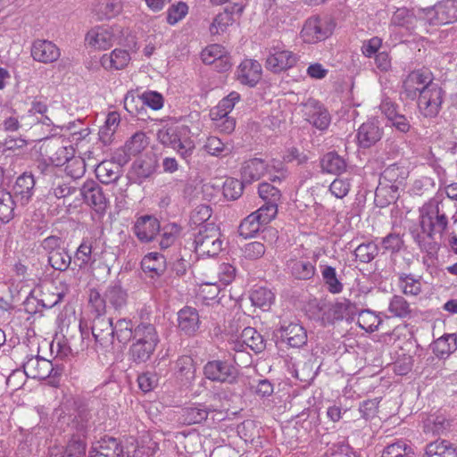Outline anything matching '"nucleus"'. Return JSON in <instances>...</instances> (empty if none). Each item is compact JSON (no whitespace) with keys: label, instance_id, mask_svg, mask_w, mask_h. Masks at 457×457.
Masks as SVG:
<instances>
[{"label":"nucleus","instance_id":"1","mask_svg":"<svg viewBox=\"0 0 457 457\" xmlns=\"http://www.w3.org/2000/svg\"><path fill=\"white\" fill-rule=\"evenodd\" d=\"M188 129L185 126L163 127L157 133V138L161 144L174 149L183 159L192 155L195 144L188 137Z\"/></svg>","mask_w":457,"mask_h":457},{"label":"nucleus","instance_id":"2","mask_svg":"<svg viewBox=\"0 0 457 457\" xmlns=\"http://www.w3.org/2000/svg\"><path fill=\"white\" fill-rule=\"evenodd\" d=\"M222 243L220 228L213 223L201 226L195 235V251L200 256L218 255L222 250Z\"/></svg>","mask_w":457,"mask_h":457},{"label":"nucleus","instance_id":"3","mask_svg":"<svg viewBox=\"0 0 457 457\" xmlns=\"http://www.w3.org/2000/svg\"><path fill=\"white\" fill-rule=\"evenodd\" d=\"M441 203L436 199L430 200L420 210V226L423 232L431 236L435 230L443 232L446 229L448 220L440 208Z\"/></svg>","mask_w":457,"mask_h":457},{"label":"nucleus","instance_id":"4","mask_svg":"<svg viewBox=\"0 0 457 457\" xmlns=\"http://www.w3.org/2000/svg\"><path fill=\"white\" fill-rule=\"evenodd\" d=\"M445 92L436 83L426 85L419 94L418 107L420 113L428 118L436 117L444 101Z\"/></svg>","mask_w":457,"mask_h":457},{"label":"nucleus","instance_id":"5","mask_svg":"<svg viewBox=\"0 0 457 457\" xmlns=\"http://www.w3.org/2000/svg\"><path fill=\"white\" fill-rule=\"evenodd\" d=\"M237 370L228 361H209L204 366V377L212 381L233 384L237 378Z\"/></svg>","mask_w":457,"mask_h":457},{"label":"nucleus","instance_id":"6","mask_svg":"<svg viewBox=\"0 0 457 457\" xmlns=\"http://www.w3.org/2000/svg\"><path fill=\"white\" fill-rule=\"evenodd\" d=\"M421 12L430 24L451 23L457 20V1L446 0L432 7L423 9Z\"/></svg>","mask_w":457,"mask_h":457},{"label":"nucleus","instance_id":"7","mask_svg":"<svg viewBox=\"0 0 457 457\" xmlns=\"http://www.w3.org/2000/svg\"><path fill=\"white\" fill-rule=\"evenodd\" d=\"M287 268L296 279H310L315 274V260L311 262L304 258L302 251L295 249L287 261Z\"/></svg>","mask_w":457,"mask_h":457},{"label":"nucleus","instance_id":"8","mask_svg":"<svg viewBox=\"0 0 457 457\" xmlns=\"http://www.w3.org/2000/svg\"><path fill=\"white\" fill-rule=\"evenodd\" d=\"M92 335L96 344L102 348H109L114 342L113 323L106 316H95L92 320Z\"/></svg>","mask_w":457,"mask_h":457},{"label":"nucleus","instance_id":"9","mask_svg":"<svg viewBox=\"0 0 457 457\" xmlns=\"http://www.w3.org/2000/svg\"><path fill=\"white\" fill-rule=\"evenodd\" d=\"M304 115L313 127L320 130H326L330 122L331 116L327 108L320 102L309 99L304 104Z\"/></svg>","mask_w":457,"mask_h":457},{"label":"nucleus","instance_id":"10","mask_svg":"<svg viewBox=\"0 0 457 457\" xmlns=\"http://www.w3.org/2000/svg\"><path fill=\"white\" fill-rule=\"evenodd\" d=\"M177 327L180 334L187 337H194L201 327V320L198 311L191 306H185L177 313Z\"/></svg>","mask_w":457,"mask_h":457},{"label":"nucleus","instance_id":"11","mask_svg":"<svg viewBox=\"0 0 457 457\" xmlns=\"http://www.w3.org/2000/svg\"><path fill=\"white\" fill-rule=\"evenodd\" d=\"M433 83L432 72L428 69H420L408 74L403 80V87L407 97L414 99L422 87Z\"/></svg>","mask_w":457,"mask_h":457},{"label":"nucleus","instance_id":"12","mask_svg":"<svg viewBox=\"0 0 457 457\" xmlns=\"http://www.w3.org/2000/svg\"><path fill=\"white\" fill-rule=\"evenodd\" d=\"M80 195L84 201L96 212H103L107 208L108 201L101 187L94 180H87L80 187Z\"/></svg>","mask_w":457,"mask_h":457},{"label":"nucleus","instance_id":"13","mask_svg":"<svg viewBox=\"0 0 457 457\" xmlns=\"http://www.w3.org/2000/svg\"><path fill=\"white\" fill-rule=\"evenodd\" d=\"M30 52L33 60L45 64L56 62L61 55L59 47L46 39L35 40L32 43Z\"/></svg>","mask_w":457,"mask_h":457},{"label":"nucleus","instance_id":"14","mask_svg":"<svg viewBox=\"0 0 457 457\" xmlns=\"http://www.w3.org/2000/svg\"><path fill=\"white\" fill-rule=\"evenodd\" d=\"M297 56L291 51L273 48L266 59L265 66L274 73L287 71L295 65Z\"/></svg>","mask_w":457,"mask_h":457},{"label":"nucleus","instance_id":"15","mask_svg":"<svg viewBox=\"0 0 457 457\" xmlns=\"http://www.w3.org/2000/svg\"><path fill=\"white\" fill-rule=\"evenodd\" d=\"M329 34L330 30L326 22L318 17L308 19L301 30V37L308 44L324 40Z\"/></svg>","mask_w":457,"mask_h":457},{"label":"nucleus","instance_id":"16","mask_svg":"<svg viewBox=\"0 0 457 457\" xmlns=\"http://www.w3.org/2000/svg\"><path fill=\"white\" fill-rule=\"evenodd\" d=\"M278 331L281 340L287 343L290 347L300 348L307 343V332L299 323H284Z\"/></svg>","mask_w":457,"mask_h":457},{"label":"nucleus","instance_id":"17","mask_svg":"<svg viewBox=\"0 0 457 457\" xmlns=\"http://www.w3.org/2000/svg\"><path fill=\"white\" fill-rule=\"evenodd\" d=\"M159 231L160 222L152 215L138 217L133 227V232L138 240L143 243L153 241Z\"/></svg>","mask_w":457,"mask_h":457},{"label":"nucleus","instance_id":"18","mask_svg":"<svg viewBox=\"0 0 457 457\" xmlns=\"http://www.w3.org/2000/svg\"><path fill=\"white\" fill-rule=\"evenodd\" d=\"M25 375L31 378L45 379L48 378L53 370V363L39 356H31L23 363Z\"/></svg>","mask_w":457,"mask_h":457},{"label":"nucleus","instance_id":"19","mask_svg":"<svg viewBox=\"0 0 457 457\" xmlns=\"http://www.w3.org/2000/svg\"><path fill=\"white\" fill-rule=\"evenodd\" d=\"M236 76L241 84L254 87L262 78V66L255 60L245 59L238 66Z\"/></svg>","mask_w":457,"mask_h":457},{"label":"nucleus","instance_id":"20","mask_svg":"<svg viewBox=\"0 0 457 457\" xmlns=\"http://www.w3.org/2000/svg\"><path fill=\"white\" fill-rule=\"evenodd\" d=\"M114 34L110 28L97 26L91 29L86 35L87 44L98 50L110 48L114 43Z\"/></svg>","mask_w":457,"mask_h":457},{"label":"nucleus","instance_id":"21","mask_svg":"<svg viewBox=\"0 0 457 457\" xmlns=\"http://www.w3.org/2000/svg\"><path fill=\"white\" fill-rule=\"evenodd\" d=\"M351 303L347 300L334 303H323L320 307L321 320L324 324H332L336 320H343L349 314Z\"/></svg>","mask_w":457,"mask_h":457},{"label":"nucleus","instance_id":"22","mask_svg":"<svg viewBox=\"0 0 457 457\" xmlns=\"http://www.w3.org/2000/svg\"><path fill=\"white\" fill-rule=\"evenodd\" d=\"M90 452L96 457H122L124 449L117 438L104 436Z\"/></svg>","mask_w":457,"mask_h":457},{"label":"nucleus","instance_id":"23","mask_svg":"<svg viewBox=\"0 0 457 457\" xmlns=\"http://www.w3.org/2000/svg\"><path fill=\"white\" fill-rule=\"evenodd\" d=\"M382 134V129L378 123L374 121L365 122L358 129V144L362 148H369L381 139Z\"/></svg>","mask_w":457,"mask_h":457},{"label":"nucleus","instance_id":"24","mask_svg":"<svg viewBox=\"0 0 457 457\" xmlns=\"http://www.w3.org/2000/svg\"><path fill=\"white\" fill-rule=\"evenodd\" d=\"M121 0H97L93 5L92 12L98 21L112 19L122 12Z\"/></svg>","mask_w":457,"mask_h":457},{"label":"nucleus","instance_id":"25","mask_svg":"<svg viewBox=\"0 0 457 457\" xmlns=\"http://www.w3.org/2000/svg\"><path fill=\"white\" fill-rule=\"evenodd\" d=\"M201 58L206 64L220 63V67L218 64L217 67L221 71H228L231 66L225 48L218 44L211 45L204 49L201 53Z\"/></svg>","mask_w":457,"mask_h":457},{"label":"nucleus","instance_id":"26","mask_svg":"<svg viewBox=\"0 0 457 457\" xmlns=\"http://www.w3.org/2000/svg\"><path fill=\"white\" fill-rule=\"evenodd\" d=\"M86 442L80 437H72L65 450L62 447L53 446L49 449L50 457H85Z\"/></svg>","mask_w":457,"mask_h":457},{"label":"nucleus","instance_id":"27","mask_svg":"<svg viewBox=\"0 0 457 457\" xmlns=\"http://www.w3.org/2000/svg\"><path fill=\"white\" fill-rule=\"evenodd\" d=\"M267 168L266 163L262 159L254 158L246 161L241 168V179L245 184H252L266 173Z\"/></svg>","mask_w":457,"mask_h":457},{"label":"nucleus","instance_id":"28","mask_svg":"<svg viewBox=\"0 0 457 457\" xmlns=\"http://www.w3.org/2000/svg\"><path fill=\"white\" fill-rule=\"evenodd\" d=\"M34 187L35 180L32 174L25 172L17 178L13 192L22 205L30 201L34 194Z\"/></svg>","mask_w":457,"mask_h":457},{"label":"nucleus","instance_id":"29","mask_svg":"<svg viewBox=\"0 0 457 457\" xmlns=\"http://www.w3.org/2000/svg\"><path fill=\"white\" fill-rule=\"evenodd\" d=\"M235 12L242 13L243 6L236 4L230 8H226L223 12L217 14L210 26L211 34L217 35L224 32L234 22L233 13Z\"/></svg>","mask_w":457,"mask_h":457},{"label":"nucleus","instance_id":"30","mask_svg":"<svg viewBox=\"0 0 457 457\" xmlns=\"http://www.w3.org/2000/svg\"><path fill=\"white\" fill-rule=\"evenodd\" d=\"M95 172L101 183L111 184L119 179L121 168L114 162L104 161L96 166Z\"/></svg>","mask_w":457,"mask_h":457},{"label":"nucleus","instance_id":"31","mask_svg":"<svg viewBox=\"0 0 457 457\" xmlns=\"http://www.w3.org/2000/svg\"><path fill=\"white\" fill-rule=\"evenodd\" d=\"M129 52L117 48L112 51L110 54H104L100 62L105 70H121L129 64Z\"/></svg>","mask_w":457,"mask_h":457},{"label":"nucleus","instance_id":"32","mask_svg":"<svg viewBox=\"0 0 457 457\" xmlns=\"http://www.w3.org/2000/svg\"><path fill=\"white\" fill-rule=\"evenodd\" d=\"M409 176L408 168L399 163H394L389 165L381 173V178L389 183L390 187L395 190L402 185H403L405 179Z\"/></svg>","mask_w":457,"mask_h":457},{"label":"nucleus","instance_id":"33","mask_svg":"<svg viewBox=\"0 0 457 457\" xmlns=\"http://www.w3.org/2000/svg\"><path fill=\"white\" fill-rule=\"evenodd\" d=\"M212 411V409L203 404L186 407L181 411L180 420L187 425L201 423L207 419L209 412Z\"/></svg>","mask_w":457,"mask_h":457},{"label":"nucleus","instance_id":"34","mask_svg":"<svg viewBox=\"0 0 457 457\" xmlns=\"http://www.w3.org/2000/svg\"><path fill=\"white\" fill-rule=\"evenodd\" d=\"M423 457H457V450L445 440H436L427 445Z\"/></svg>","mask_w":457,"mask_h":457},{"label":"nucleus","instance_id":"35","mask_svg":"<svg viewBox=\"0 0 457 457\" xmlns=\"http://www.w3.org/2000/svg\"><path fill=\"white\" fill-rule=\"evenodd\" d=\"M321 169L324 172L339 175L346 169L345 161L335 152L326 154L320 161Z\"/></svg>","mask_w":457,"mask_h":457},{"label":"nucleus","instance_id":"36","mask_svg":"<svg viewBox=\"0 0 457 457\" xmlns=\"http://www.w3.org/2000/svg\"><path fill=\"white\" fill-rule=\"evenodd\" d=\"M136 327L128 319H120L113 324V336L122 345L128 344L132 338L135 339Z\"/></svg>","mask_w":457,"mask_h":457},{"label":"nucleus","instance_id":"37","mask_svg":"<svg viewBox=\"0 0 457 457\" xmlns=\"http://www.w3.org/2000/svg\"><path fill=\"white\" fill-rule=\"evenodd\" d=\"M241 337L247 348H250L255 353H262L266 348V341L263 337L255 328L247 327L242 333Z\"/></svg>","mask_w":457,"mask_h":457},{"label":"nucleus","instance_id":"38","mask_svg":"<svg viewBox=\"0 0 457 457\" xmlns=\"http://www.w3.org/2000/svg\"><path fill=\"white\" fill-rule=\"evenodd\" d=\"M104 297L110 306L115 310H120L126 305L128 295L119 284L114 283L107 287L104 291Z\"/></svg>","mask_w":457,"mask_h":457},{"label":"nucleus","instance_id":"39","mask_svg":"<svg viewBox=\"0 0 457 457\" xmlns=\"http://www.w3.org/2000/svg\"><path fill=\"white\" fill-rule=\"evenodd\" d=\"M135 342L157 345L160 339L154 325L142 321L136 327Z\"/></svg>","mask_w":457,"mask_h":457},{"label":"nucleus","instance_id":"40","mask_svg":"<svg viewBox=\"0 0 457 457\" xmlns=\"http://www.w3.org/2000/svg\"><path fill=\"white\" fill-rule=\"evenodd\" d=\"M141 266L145 272L162 276L165 271V258L158 253H149L143 258Z\"/></svg>","mask_w":457,"mask_h":457},{"label":"nucleus","instance_id":"41","mask_svg":"<svg viewBox=\"0 0 457 457\" xmlns=\"http://www.w3.org/2000/svg\"><path fill=\"white\" fill-rule=\"evenodd\" d=\"M15 202L12 195L0 187V221L8 223L14 218Z\"/></svg>","mask_w":457,"mask_h":457},{"label":"nucleus","instance_id":"42","mask_svg":"<svg viewBox=\"0 0 457 457\" xmlns=\"http://www.w3.org/2000/svg\"><path fill=\"white\" fill-rule=\"evenodd\" d=\"M157 345L146 344L145 342H135L129 348V355L133 361L137 363L145 362L150 359L155 351Z\"/></svg>","mask_w":457,"mask_h":457},{"label":"nucleus","instance_id":"43","mask_svg":"<svg viewBox=\"0 0 457 457\" xmlns=\"http://www.w3.org/2000/svg\"><path fill=\"white\" fill-rule=\"evenodd\" d=\"M94 262L92 244L89 240H83L75 252L74 264L81 270Z\"/></svg>","mask_w":457,"mask_h":457},{"label":"nucleus","instance_id":"44","mask_svg":"<svg viewBox=\"0 0 457 457\" xmlns=\"http://www.w3.org/2000/svg\"><path fill=\"white\" fill-rule=\"evenodd\" d=\"M323 282L331 294H339L343 291V283L337 278L336 269L332 266H324L321 270Z\"/></svg>","mask_w":457,"mask_h":457},{"label":"nucleus","instance_id":"45","mask_svg":"<svg viewBox=\"0 0 457 457\" xmlns=\"http://www.w3.org/2000/svg\"><path fill=\"white\" fill-rule=\"evenodd\" d=\"M71 255L65 247L47 256L49 265L58 271H66L71 264Z\"/></svg>","mask_w":457,"mask_h":457},{"label":"nucleus","instance_id":"46","mask_svg":"<svg viewBox=\"0 0 457 457\" xmlns=\"http://www.w3.org/2000/svg\"><path fill=\"white\" fill-rule=\"evenodd\" d=\"M264 225L254 212L245 218L238 227V233L245 238L253 237Z\"/></svg>","mask_w":457,"mask_h":457},{"label":"nucleus","instance_id":"47","mask_svg":"<svg viewBox=\"0 0 457 457\" xmlns=\"http://www.w3.org/2000/svg\"><path fill=\"white\" fill-rule=\"evenodd\" d=\"M274 294L266 287H258L252 291L250 300L253 305L267 310L274 301Z\"/></svg>","mask_w":457,"mask_h":457},{"label":"nucleus","instance_id":"48","mask_svg":"<svg viewBox=\"0 0 457 457\" xmlns=\"http://www.w3.org/2000/svg\"><path fill=\"white\" fill-rule=\"evenodd\" d=\"M148 143L145 133L136 132L125 144L126 154L136 156L148 145Z\"/></svg>","mask_w":457,"mask_h":457},{"label":"nucleus","instance_id":"49","mask_svg":"<svg viewBox=\"0 0 457 457\" xmlns=\"http://www.w3.org/2000/svg\"><path fill=\"white\" fill-rule=\"evenodd\" d=\"M76 191V187L70 185L69 182L64 181L62 179L56 178L48 192L47 198L62 199L65 198Z\"/></svg>","mask_w":457,"mask_h":457},{"label":"nucleus","instance_id":"50","mask_svg":"<svg viewBox=\"0 0 457 457\" xmlns=\"http://www.w3.org/2000/svg\"><path fill=\"white\" fill-rule=\"evenodd\" d=\"M388 311L393 316L405 319L411 316V309L409 303L402 295H394L388 306Z\"/></svg>","mask_w":457,"mask_h":457},{"label":"nucleus","instance_id":"51","mask_svg":"<svg viewBox=\"0 0 457 457\" xmlns=\"http://www.w3.org/2000/svg\"><path fill=\"white\" fill-rule=\"evenodd\" d=\"M399 287L406 295H418L421 293V282L411 274H401Z\"/></svg>","mask_w":457,"mask_h":457},{"label":"nucleus","instance_id":"52","mask_svg":"<svg viewBox=\"0 0 457 457\" xmlns=\"http://www.w3.org/2000/svg\"><path fill=\"white\" fill-rule=\"evenodd\" d=\"M449 425V421L444 416H431L425 421L424 432L433 436L441 435L448 428Z\"/></svg>","mask_w":457,"mask_h":457},{"label":"nucleus","instance_id":"53","mask_svg":"<svg viewBox=\"0 0 457 457\" xmlns=\"http://www.w3.org/2000/svg\"><path fill=\"white\" fill-rule=\"evenodd\" d=\"M358 325L367 332H374L381 323V320L370 310H362L359 313Z\"/></svg>","mask_w":457,"mask_h":457},{"label":"nucleus","instance_id":"54","mask_svg":"<svg viewBox=\"0 0 457 457\" xmlns=\"http://www.w3.org/2000/svg\"><path fill=\"white\" fill-rule=\"evenodd\" d=\"M455 349L456 338L453 335H448L447 337H440L435 342L434 352L441 358L448 356Z\"/></svg>","mask_w":457,"mask_h":457},{"label":"nucleus","instance_id":"55","mask_svg":"<svg viewBox=\"0 0 457 457\" xmlns=\"http://www.w3.org/2000/svg\"><path fill=\"white\" fill-rule=\"evenodd\" d=\"M246 185L243 179H227L223 184V195L227 199L236 200L243 194L244 187Z\"/></svg>","mask_w":457,"mask_h":457},{"label":"nucleus","instance_id":"56","mask_svg":"<svg viewBox=\"0 0 457 457\" xmlns=\"http://www.w3.org/2000/svg\"><path fill=\"white\" fill-rule=\"evenodd\" d=\"M176 370L178 374L187 381L195 377V367L194 361L188 355H183L177 360Z\"/></svg>","mask_w":457,"mask_h":457},{"label":"nucleus","instance_id":"57","mask_svg":"<svg viewBox=\"0 0 457 457\" xmlns=\"http://www.w3.org/2000/svg\"><path fill=\"white\" fill-rule=\"evenodd\" d=\"M258 193L264 202L279 204L281 200L280 190L275 186L263 182L259 185Z\"/></svg>","mask_w":457,"mask_h":457},{"label":"nucleus","instance_id":"58","mask_svg":"<svg viewBox=\"0 0 457 457\" xmlns=\"http://www.w3.org/2000/svg\"><path fill=\"white\" fill-rule=\"evenodd\" d=\"M180 233V227L176 223H170L162 228L161 235L160 246L162 249H167L174 244Z\"/></svg>","mask_w":457,"mask_h":457},{"label":"nucleus","instance_id":"59","mask_svg":"<svg viewBox=\"0 0 457 457\" xmlns=\"http://www.w3.org/2000/svg\"><path fill=\"white\" fill-rule=\"evenodd\" d=\"M88 303L92 311L96 313L95 316H105L107 300L104 295H102L96 289H90Z\"/></svg>","mask_w":457,"mask_h":457},{"label":"nucleus","instance_id":"60","mask_svg":"<svg viewBox=\"0 0 457 457\" xmlns=\"http://www.w3.org/2000/svg\"><path fill=\"white\" fill-rule=\"evenodd\" d=\"M378 253V248L377 245L372 242L361 244L354 250L355 257L364 263L371 262Z\"/></svg>","mask_w":457,"mask_h":457},{"label":"nucleus","instance_id":"61","mask_svg":"<svg viewBox=\"0 0 457 457\" xmlns=\"http://www.w3.org/2000/svg\"><path fill=\"white\" fill-rule=\"evenodd\" d=\"M414 21H416V18L411 12L405 8H400L394 12L391 24L399 27H406L407 29H411Z\"/></svg>","mask_w":457,"mask_h":457},{"label":"nucleus","instance_id":"62","mask_svg":"<svg viewBox=\"0 0 457 457\" xmlns=\"http://www.w3.org/2000/svg\"><path fill=\"white\" fill-rule=\"evenodd\" d=\"M64 170L71 179H80L86 172L85 161L81 158H72L68 160Z\"/></svg>","mask_w":457,"mask_h":457},{"label":"nucleus","instance_id":"63","mask_svg":"<svg viewBox=\"0 0 457 457\" xmlns=\"http://www.w3.org/2000/svg\"><path fill=\"white\" fill-rule=\"evenodd\" d=\"M188 12V6L184 2H179L177 4H172L167 12V22L174 25L181 21Z\"/></svg>","mask_w":457,"mask_h":457},{"label":"nucleus","instance_id":"64","mask_svg":"<svg viewBox=\"0 0 457 457\" xmlns=\"http://www.w3.org/2000/svg\"><path fill=\"white\" fill-rule=\"evenodd\" d=\"M240 95L237 92H231L228 96L223 98L217 106V115L225 118L232 111L235 104L239 100Z\"/></svg>","mask_w":457,"mask_h":457}]
</instances>
